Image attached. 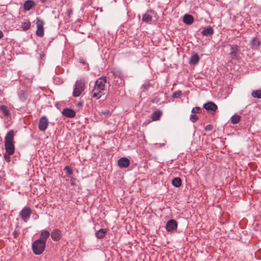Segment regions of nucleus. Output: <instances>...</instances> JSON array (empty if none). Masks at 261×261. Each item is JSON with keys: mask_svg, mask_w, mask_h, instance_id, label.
I'll return each mask as SVG.
<instances>
[{"mask_svg": "<svg viewBox=\"0 0 261 261\" xmlns=\"http://www.w3.org/2000/svg\"><path fill=\"white\" fill-rule=\"evenodd\" d=\"M172 184L174 186L179 187L181 185V180L179 177L174 178L172 180Z\"/></svg>", "mask_w": 261, "mask_h": 261, "instance_id": "obj_24", "label": "nucleus"}, {"mask_svg": "<svg viewBox=\"0 0 261 261\" xmlns=\"http://www.w3.org/2000/svg\"><path fill=\"white\" fill-rule=\"evenodd\" d=\"M10 155H9V154H8L7 153L4 155L5 160L8 162L10 161V156H9Z\"/></svg>", "mask_w": 261, "mask_h": 261, "instance_id": "obj_39", "label": "nucleus"}, {"mask_svg": "<svg viewBox=\"0 0 261 261\" xmlns=\"http://www.w3.org/2000/svg\"><path fill=\"white\" fill-rule=\"evenodd\" d=\"M199 60H200V58H199L198 55L197 54H195L191 57L190 63L191 64L196 65V64H198Z\"/></svg>", "mask_w": 261, "mask_h": 261, "instance_id": "obj_21", "label": "nucleus"}, {"mask_svg": "<svg viewBox=\"0 0 261 261\" xmlns=\"http://www.w3.org/2000/svg\"><path fill=\"white\" fill-rule=\"evenodd\" d=\"M241 119V116L239 115H233L230 119V121L232 124H237Z\"/></svg>", "mask_w": 261, "mask_h": 261, "instance_id": "obj_25", "label": "nucleus"}, {"mask_svg": "<svg viewBox=\"0 0 261 261\" xmlns=\"http://www.w3.org/2000/svg\"><path fill=\"white\" fill-rule=\"evenodd\" d=\"M106 83L107 78L106 76H101L95 82L94 87L91 91V97L98 99L104 95Z\"/></svg>", "mask_w": 261, "mask_h": 261, "instance_id": "obj_1", "label": "nucleus"}, {"mask_svg": "<svg viewBox=\"0 0 261 261\" xmlns=\"http://www.w3.org/2000/svg\"><path fill=\"white\" fill-rule=\"evenodd\" d=\"M162 115V111L161 110H157L154 112L151 115V119L153 121H156L160 119Z\"/></svg>", "mask_w": 261, "mask_h": 261, "instance_id": "obj_20", "label": "nucleus"}, {"mask_svg": "<svg viewBox=\"0 0 261 261\" xmlns=\"http://www.w3.org/2000/svg\"><path fill=\"white\" fill-rule=\"evenodd\" d=\"M31 27V22L28 19H24L23 22L21 23V28L23 31H27Z\"/></svg>", "mask_w": 261, "mask_h": 261, "instance_id": "obj_18", "label": "nucleus"}, {"mask_svg": "<svg viewBox=\"0 0 261 261\" xmlns=\"http://www.w3.org/2000/svg\"><path fill=\"white\" fill-rule=\"evenodd\" d=\"M18 95L19 99L21 101L24 102L26 100L28 95L27 93H26L25 91L20 90L18 92Z\"/></svg>", "mask_w": 261, "mask_h": 261, "instance_id": "obj_22", "label": "nucleus"}, {"mask_svg": "<svg viewBox=\"0 0 261 261\" xmlns=\"http://www.w3.org/2000/svg\"><path fill=\"white\" fill-rule=\"evenodd\" d=\"M177 228V223L174 219H171L167 221L166 225V229L167 231L172 232Z\"/></svg>", "mask_w": 261, "mask_h": 261, "instance_id": "obj_6", "label": "nucleus"}, {"mask_svg": "<svg viewBox=\"0 0 261 261\" xmlns=\"http://www.w3.org/2000/svg\"><path fill=\"white\" fill-rule=\"evenodd\" d=\"M20 212H31V209L30 208L28 207H24L23 209L21 210Z\"/></svg>", "mask_w": 261, "mask_h": 261, "instance_id": "obj_38", "label": "nucleus"}, {"mask_svg": "<svg viewBox=\"0 0 261 261\" xmlns=\"http://www.w3.org/2000/svg\"><path fill=\"white\" fill-rule=\"evenodd\" d=\"M4 36L3 32L0 30V39H2Z\"/></svg>", "mask_w": 261, "mask_h": 261, "instance_id": "obj_41", "label": "nucleus"}, {"mask_svg": "<svg viewBox=\"0 0 261 261\" xmlns=\"http://www.w3.org/2000/svg\"><path fill=\"white\" fill-rule=\"evenodd\" d=\"M152 20V16L148 14H145L142 16V21L146 23L151 22Z\"/></svg>", "mask_w": 261, "mask_h": 261, "instance_id": "obj_27", "label": "nucleus"}, {"mask_svg": "<svg viewBox=\"0 0 261 261\" xmlns=\"http://www.w3.org/2000/svg\"><path fill=\"white\" fill-rule=\"evenodd\" d=\"M106 232V229H100L96 232L95 236L98 239H102L105 236Z\"/></svg>", "mask_w": 261, "mask_h": 261, "instance_id": "obj_23", "label": "nucleus"}, {"mask_svg": "<svg viewBox=\"0 0 261 261\" xmlns=\"http://www.w3.org/2000/svg\"><path fill=\"white\" fill-rule=\"evenodd\" d=\"M0 110L3 113L5 116H8L10 115V111L6 106H1Z\"/></svg>", "mask_w": 261, "mask_h": 261, "instance_id": "obj_26", "label": "nucleus"}, {"mask_svg": "<svg viewBox=\"0 0 261 261\" xmlns=\"http://www.w3.org/2000/svg\"><path fill=\"white\" fill-rule=\"evenodd\" d=\"M19 234H20L19 231L16 230H15L13 233V236L15 238H16L17 237H18Z\"/></svg>", "mask_w": 261, "mask_h": 261, "instance_id": "obj_37", "label": "nucleus"}, {"mask_svg": "<svg viewBox=\"0 0 261 261\" xmlns=\"http://www.w3.org/2000/svg\"><path fill=\"white\" fill-rule=\"evenodd\" d=\"M183 21L188 25H190L194 21V17L190 14H185L183 17Z\"/></svg>", "mask_w": 261, "mask_h": 261, "instance_id": "obj_15", "label": "nucleus"}, {"mask_svg": "<svg viewBox=\"0 0 261 261\" xmlns=\"http://www.w3.org/2000/svg\"><path fill=\"white\" fill-rule=\"evenodd\" d=\"M214 30L211 27H208L202 30L201 34L202 35L209 37L211 36L214 34Z\"/></svg>", "mask_w": 261, "mask_h": 261, "instance_id": "obj_16", "label": "nucleus"}, {"mask_svg": "<svg viewBox=\"0 0 261 261\" xmlns=\"http://www.w3.org/2000/svg\"><path fill=\"white\" fill-rule=\"evenodd\" d=\"M190 119L192 122H195L198 119V117L195 114H193L191 115Z\"/></svg>", "mask_w": 261, "mask_h": 261, "instance_id": "obj_31", "label": "nucleus"}, {"mask_svg": "<svg viewBox=\"0 0 261 261\" xmlns=\"http://www.w3.org/2000/svg\"><path fill=\"white\" fill-rule=\"evenodd\" d=\"M250 46L253 49H257L260 45V42L257 37H253L250 41Z\"/></svg>", "mask_w": 261, "mask_h": 261, "instance_id": "obj_10", "label": "nucleus"}, {"mask_svg": "<svg viewBox=\"0 0 261 261\" xmlns=\"http://www.w3.org/2000/svg\"><path fill=\"white\" fill-rule=\"evenodd\" d=\"M238 51V46L233 45L231 46L230 55L232 58H236L237 57Z\"/></svg>", "mask_w": 261, "mask_h": 261, "instance_id": "obj_19", "label": "nucleus"}, {"mask_svg": "<svg viewBox=\"0 0 261 261\" xmlns=\"http://www.w3.org/2000/svg\"><path fill=\"white\" fill-rule=\"evenodd\" d=\"M44 21L40 19L39 18L37 19V31H36V35L40 37H42L44 35V30H43V25H44Z\"/></svg>", "mask_w": 261, "mask_h": 261, "instance_id": "obj_5", "label": "nucleus"}, {"mask_svg": "<svg viewBox=\"0 0 261 261\" xmlns=\"http://www.w3.org/2000/svg\"><path fill=\"white\" fill-rule=\"evenodd\" d=\"M5 148L7 153L9 155H12L14 152V142H5Z\"/></svg>", "mask_w": 261, "mask_h": 261, "instance_id": "obj_8", "label": "nucleus"}, {"mask_svg": "<svg viewBox=\"0 0 261 261\" xmlns=\"http://www.w3.org/2000/svg\"><path fill=\"white\" fill-rule=\"evenodd\" d=\"M201 109L200 107H196L193 108L192 110V113L194 114L199 113L201 111Z\"/></svg>", "mask_w": 261, "mask_h": 261, "instance_id": "obj_33", "label": "nucleus"}, {"mask_svg": "<svg viewBox=\"0 0 261 261\" xmlns=\"http://www.w3.org/2000/svg\"><path fill=\"white\" fill-rule=\"evenodd\" d=\"M42 3H45L47 0H40Z\"/></svg>", "mask_w": 261, "mask_h": 261, "instance_id": "obj_43", "label": "nucleus"}, {"mask_svg": "<svg viewBox=\"0 0 261 261\" xmlns=\"http://www.w3.org/2000/svg\"><path fill=\"white\" fill-rule=\"evenodd\" d=\"M115 76H118L120 78H122L123 77V75L122 74V73L121 72H117V73H115Z\"/></svg>", "mask_w": 261, "mask_h": 261, "instance_id": "obj_40", "label": "nucleus"}, {"mask_svg": "<svg viewBox=\"0 0 261 261\" xmlns=\"http://www.w3.org/2000/svg\"><path fill=\"white\" fill-rule=\"evenodd\" d=\"M78 105H79V106H82V102H79L78 103Z\"/></svg>", "mask_w": 261, "mask_h": 261, "instance_id": "obj_44", "label": "nucleus"}, {"mask_svg": "<svg viewBox=\"0 0 261 261\" xmlns=\"http://www.w3.org/2000/svg\"><path fill=\"white\" fill-rule=\"evenodd\" d=\"M110 113V112L109 111H107L106 112H102V114H109Z\"/></svg>", "mask_w": 261, "mask_h": 261, "instance_id": "obj_42", "label": "nucleus"}, {"mask_svg": "<svg viewBox=\"0 0 261 261\" xmlns=\"http://www.w3.org/2000/svg\"><path fill=\"white\" fill-rule=\"evenodd\" d=\"M50 236L54 241H57L61 238L62 233L60 229H55L51 231Z\"/></svg>", "mask_w": 261, "mask_h": 261, "instance_id": "obj_7", "label": "nucleus"}, {"mask_svg": "<svg viewBox=\"0 0 261 261\" xmlns=\"http://www.w3.org/2000/svg\"><path fill=\"white\" fill-rule=\"evenodd\" d=\"M251 95L255 98H261V90L253 91Z\"/></svg>", "mask_w": 261, "mask_h": 261, "instance_id": "obj_28", "label": "nucleus"}, {"mask_svg": "<svg viewBox=\"0 0 261 261\" xmlns=\"http://www.w3.org/2000/svg\"><path fill=\"white\" fill-rule=\"evenodd\" d=\"M20 218L24 221L27 222L30 217L31 213H19Z\"/></svg>", "mask_w": 261, "mask_h": 261, "instance_id": "obj_29", "label": "nucleus"}, {"mask_svg": "<svg viewBox=\"0 0 261 261\" xmlns=\"http://www.w3.org/2000/svg\"><path fill=\"white\" fill-rule=\"evenodd\" d=\"M14 132L13 130L9 131L5 138V142H14Z\"/></svg>", "mask_w": 261, "mask_h": 261, "instance_id": "obj_14", "label": "nucleus"}, {"mask_svg": "<svg viewBox=\"0 0 261 261\" xmlns=\"http://www.w3.org/2000/svg\"><path fill=\"white\" fill-rule=\"evenodd\" d=\"M213 128V126L211 124H208L205 126V130L206 131H211Z\"/></svg>", "mask_w": 261, "mask_h": 261, "instance_id": "obj_35", "label": "nucleus"}, {"mask_svg": "<svg viewBox=\"0 0 261 261\" xmlns=\"http://www.w3.org/2000/svg\"><path fill=\"white\" fill-rule=\"evenodd\" d=\"M152 102H155V99H153V100H152Z\"/></svg>", "mask_w": 261, "mask_h": 261, "instance_id": "obj_45", "label": "nucleus"}, {"mask_svg": "<svg viewBox=\"0 0 261 261\" xmlns=\"http://www.w3.org/2000/svg\"><path fill=\"white\" fill-rule=\"evenodd\" d=\"M85 89V83L83 80H78L75 82L72 93L73 97L79 96Z\"/></svg>", "mask_w": 261, "mask_h": 261, "instance_id": "obj_3", "label": "nucleus"}, {"mask_svg": "<svg viewBox=\"0 0 261 261\" xmlns=\"http://www.w3.org/2000/svg\"><path fill=\"white\" fill-rule=\"evenodd\" d=\"M50 233L48 230H43L40 234V238L38 240L45 242L46 243L47 238L49 237Z\"/></svg>", "mask_w": 261, "mask_h": 261, "instance_id": "obj_17", "label": "nucleus"}, {"mask_svg": "<svg viewBox=\"0 0 261 261\" xmlns=\"http://www.w3.org/2000/svg\"><path fill=\"white\" fill-rule=\"evenodd\" d=\"M118 164L120 167L126 168L129 165L130 162L128 159L124 157L118 160Z\"/></svg>", "mask_w": 261, "mask_h": 261, "instance_id": "obj_13", "label": "nucleus"}, {"mask_svg": "<svg viewBox=\"0 0 261 261\" xmlns=\"http://www.w3.org/2000/svg\"><path fill=\"white\" fill-rule=\"evenodd\" d=\"M72 13H73V11L71 9H68L67 10V14L69 18H70L71 17V16L72 15Z\"/></svg>", "mask_w": 261, "mask_h": 261, "instance_id": "obj_36", "label": "nucleus"}, {"mask_svg": "<svg viewBox=\"0 0 261 261\" xmlns=\"http://www.w3.org/2000/svg\"><path fill=\"white\" fill-rule=\"evenodd\" d=\"M36 5L35 3L33 0H27L23 4L24 11H28L34 8Z\"/></svg>", "mask_w": 261, "mask_h": 261, "instance_id": "obj_12", "label": "nucleus"}, {"mask_svg": "<svg viewBox=\"0 0 261 261\" xmlns=\"http://www.w3.org/2000/svg\"><path fill=\"white\" fill-rule=\"evenodd\" d=\"M151 86V85L149 83L144 84L142 86L141 89L142 91H145V90H147L148 88Z\"/></svg>", "mask_w": 261, "mask_h": 261, "instance_id": "obj_34", "label": "nucleus"}, {"mask_svg": "<svg viewBox=\"0 0 261 261\" xmlns=\"http://www.w3.org/2000/svg\"><path fill=\"white\" fill-rule=\"evenodd\" d=\"M64 171H65L67 174H68L69 175H71L73 174L72 170L70 167L68 166L65 167Z\"/></svg>", "mask_w": 261, "mask_h": 261, "instance_id": "obj_30", "label": "nucleus"}, {"mask_svg": "<svg viewBox=\"0 0 261 261\" xmlns=\"http://www.w3.org/2000/svg\"><path fill=\"white\" fill-rule=\"evenodd\" d=\"M62 113L64 116L68 118H73L75 115V111L69 108H65L63 109Z\"/></svg>", "mask_w": 261, "mask_h": 261, "instance_id": "obj_9", "label": "nucleus"}, {"mask_svg": "<svg viewBox=\"0 0 261 261\" xmlns=\"http://www.w3.org/2000/svg\"><path fill=\"white\" fill-rule=\"evenodd\" d=\"M203 108L207 111L215 112L217 109V106L213 102H208L203 105Z\"/></svg>", "mask_w": 261, "mask_h": 261, "instance_id": "obj_11", "label": "nucleus"}, {"mask_svg": "<svg viewBox=\"0 0 261 261\" xmlns=\"http://www.w3.org/2000/svg\"><path fill=\"white\" fill-rule=\"evenodd\" d=\"M46 243L41 241L37 240L32 244V250L34 253L36 255L41 254L45 250Z\"/></svg>", "mask_w": 261, "mask_h": 261, "instance_id": "obj_2", "label": "nucleus"}, {"mask_svg": "<svg viewBox=\"0 0 261 261\" xmlns=\"http://www.w3.org/2000/svg\"><path fill=\"white\" fill-rule=\"evenodd\" d=\"M182 94V92L181 91H177L173 93V97L174 98H178Z\"/></svg>", "mask_w": 261, "mask_h": 261, "instance_id": "obj_32", "label": "nucleus"}, {"mask_svg": "<svg viewBox=\"0 0 261 261\" xmlns=\"http://www.w3.org/2000/svg\"><path fill=\"white\" fill-rule=\"evenodd\" d=\"M48 120L46 116H42L39 121L38 128L41 131L45 130L48 126Z\"/></svg>", "mask_w": 261, "mask_h": 261, "instance_id": "obj_4", "label": "nucleus"}]
</instances>
